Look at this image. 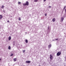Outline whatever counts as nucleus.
<instances>
[{
    "label": "nucleus",
    "instance_id": "1",
    "mask_svg": "<svg viewBox=\"0 0 66 66\" xmlns=\"http://www.w3.org/2000/svg\"><path fill=\"white\" fill-rule=\"evenodd\" d=\"M29 2L28 1H27L26 2V3L23 4V5L24 6H26V5H27V6L29 5Z\"/></svg>",
    "mask_w": 66,
    "mask_h": 66
},
{
    "label": "nucleus",
    "instance_id": "2",
    "mask_svg": "<svg viewBox=\"0 0 66 66\" xmlns=\"http://www.w3.org/2000/svg\"><path fill=\"white\" fill-rule=\"evenodd\" d=\"M61 53H61V52H59L57 53V56H60V55L61 54Z\"/></svg>",
    "mask_w": 66,
    "mask_h": 66
},
{
    "label": "nucleus",
    "instance_id": "3",
    "mask_svg": "<svg viewBox=\"0 0 66 66\" xmlns=\"http://www.w3.org/2000/svg\"><path fill=\"white\" fill-rule=\"evenodd\" d=\"M26 63H31V62L30 61H27L26 62Z\"/></svg>",
    "mask_w": 66,
    "mask_h": 66
},
{
    "label": "nucleus",
    "instance_id": "4",
    "mask_svg": "<svg viewBox=\"0 0 66 66\" xmlns=\"http://www.w3.org/2000/svg\"><path fill=\"white\" fill-rule=\"evenodd\" d=\"M50 58L51 60H52V58H53V56H52L51 55H50Z\"/></svg>",
    "mask_w": 66,
    "mask_h": 66
},
{
    "label": "nucleus",
    "instance_id": "5",
    "mask_svg": "<svg viewBox=\"0 0 66 66\" xmlns=\"http://www.w3.org/2000/svg\"><path fill=\"white\" fill-rule=\"evenodd\" d=\"M52 21L53 22H55V18L53 19H52Z\"/></svg>",
    "mask_w": 66,
    "mask_h": 66
},
{
    "label": "nucleus",
    "instance_id": "6",
    "mask_svg": "<svg viewBox=\"0 0 66 66\" xmlns=\"http://www.w3.org/2000/svg\"><path fill=\"white\" fill-rule=\"evenodd\" d=\"M16 60H17V58H14L13 59V61L14 62H15V61H16Z\"/></svg>",
    "mask_w": 66,
    "mask_h": 66
},
{
    "label": "nucleus",
    "instance_id": "7",
    "mask_svg": "<svg viewBox=\"0 0 66 66\" xmlns=\"http://www.w3.org/2000/svg\"><path fill=\"white\" fill-rule=\"evenodd\" d=\"M63 20H64V18H63V17L61 18V22H63Z\"/></svg>",
    "mask_w": 66,
    "mask_h": 66
},
{
    "label": "nucleus",
    "instance_id": "8",
    "mask_svg": "<svg viewBox=\"0 0 66 66\" xmlns=\"http://www.w3.org/2000/svg\"><path fill=\"white\" fill-rule=\"evenodd\" d=\"M51 45L50 44L49 45H48V47L49 48H51Z\"/></svg>",
    "mask_w": 66,
    "mask_h": 66
},
{
    "label": "nucleus",
    "instance_id": "9",
    "mask_svg": "<svg viewBox=\"0 0 66 66\" xmlns=\"http://www.w3.org/2000/svg\"><path fill=\"white\" fill-rule=\"evenodd\" d=\"M9 40H10L11 39V36H9Z\"/></svg>",
    "mask_w": 66,
    "mask_h": 66
},
{
    "label": "nucleus",
    "instance_id": "10",
    "mask_svg": "<svg viewBox=\"0 0 66 66\" xmlns=\"http://www.w3.org/2000/svg\"><path fill=\"white\" fill-rule=\"evenodd\" d=\"M25 42L26 43H28V40L26 39L25 40Z\"/></svg>",
    "mask_w": 66,
    "mask_h": 66
},
{
    "label": "nucleus",
    "instance_id": "11",
    "mask_svg": "<svg viewBox=\"0 0 66 66\" xmlns=\"http://www.w3.org/2000/svg\"><path fill=\"white\" fill-rule=\"evenodd\" d=\"M8 49L9 50H10L11 49V46H9L8 47Z\"/></svg>",
    "mask_w": 66,
    "mask_h": 66
},
{
    "label": "nucleus",
    "instance_id": "12",
    "mask_svg": "<svg viewBox=\"0 0 66 66\" xmlns=\"http://www.w3.org/2000/svg\"><path fill=\"white\" fill-rule=\"evenodd\" d=\"M2 18V15H0V19H1Z\"/></svg>",
    "mask_w": 66,
    "mask_h": 66
},
{
    "label": "nucleus",
    "instance_id": "13",
    "mask_svg": "<svg viewBox=\"0 0 66 66\" xmlns=\"http://www.w3.org/2000/svg\"><path fill=\"white\" fill-rule=\"evenodd\" d=\"M34 2H37V0H35L34 1Z\"/></svg>",
    "mask_w": 66,
    "mask_h": 66
},
{
    "label": "nucleus",
    "instance_id": "14",
    "mask_svg": "<svg viewBox=\"0 0 66 66\" xmlns=\"http://www.w3.org/2000/svg\"><path fill=\"white\" fill-rule=\"evenodd\" d=\"M3 8H4V6L2 5V8L3 9Z\"/></svg>",
    "mask_w": 66,
    "mask_h": 66
},
{
    "label": "nucleus",
    "instance_id": "15",
    "mask_svg": "<svg viewBox=\"0 0 66 66\" xmlns=\"http://www.w3.org/2000/svg\"><path fill=\"white\" fill-rule=\"evenodd\" d=\"M25 51H26V50H23V53H24V52H25Z\"/></svg>",
    "mask_w": 66,
    "mask_h": 66
},
{
    "label": "nucleus",
    "instance_id": "16",
    "mask_svg": "<svg viewBox=\"0 0 66 66\" xmlns=\"http://www.w3.org/2000/svg\"><path fill=\"white\" fill-rule=\"evenodd\" d=\"M18 4H21V2H18Z\"/></svg>",
    "mask_w": 66,
    "mask_h": 66
},
{
    "label": "nucleus",
    "instance_id": "17",
    "mask_svg": "<svg viewBox=\"0 0 66 66\" xmlns=\"http://www.w3.org/2000/svg\"><path fill=\"white\" fill-rule=\"evenodd\" d=\"M19 20H21V19L20 18H19Z\"/></svg>",
    "mask_w": 66,
    "mask_h": 66
},
{
    "label": "nucleus",
    "instance_id": "18",
    "mask_svg": "<svg viewBox=\"0 0 66 66\" xmlns=\"http://www.w3.org/2000/svg\"><path fill=\"white\" fill-rule=\"evenodd\" d=\"M13 54H11L10 56H13Z\"/></svg>",
    "mask_w": 66,
    "mask_h": 66
},
{
    "label": "nucleus",
    "instance_id": "19",
    "mask_svg": "<svg viewBox=\"0 0 66 66\" xmlns=\"http://www.w3.org/2000/svg\"><path fill=\"white\" fill-rule=\"evenodd\" d=\"M65 8H66V6H64V7L63 8V9L64 10H65Z\"/></svg>",
    "mask_w": 66,
    "mask_h": 66
},
{
    "label": "nucleus",
    "instance_id": "20",
    "mask_svg": "<svg viewBox=\"0 0 66 66\" xmlns=\"http://www.w3.org/2000/svg\"><path fill=\"white\" fill-rule=\"evenodd\" d=\"M58 40V39H55V40Z\"/></svg>",
    "mask_w": 66,
    "mask_h": 66
},
{
    "label": "nucleus",
    "instance_id": "21",
    "mask_svg": "<svg viewBox=\"0 0 66 66\" xmlns=\"http://www.w3.org/2000/svg\"><path fill=\"white\" fill-rule=\"evenodd\" d=\"M10 22V21H7V22Z\"/></svg>",
    "mask_w": 66,
    "mask_h": 66
},
{
    "label": "nucleus",
    "instance_id": "22",
    "mask_svg": "<svg viewBox=\"0 0 66 66\" xmlns=\"http://www.w3.org/2000/svg\"><path fill=\"white\" fill-rule=\"evenodd\" d=\"M45 16H47V14H45Z\"/></svg>",
    "mask_w": 66,
    "mask_h": 66
},
{
    "label": "nucleus",
    "instance_id": "23",
    "mask_svg": "<svg viewBox=\"0 0 66 66\" xmlns=\"http://www.w3.org/2000/svg\"><path fill=\"white\" fill-rule=\"evenodd\" d=\"M49 7L50 8V7H51V6H49Z\"/></svg>",
    "mask_w": 66,
    "mask_h": 66
},
{
    "label": "nucleus",
    "instance_id": "24",
    "mask_svg": "<svg viewBox=\"0 0 66 66\" xmlns=\"http://www.w3.org/2000/svg\"><path fill=\"white\" fill-rule=\"evenodd\" d=\"M44 1H46V0H44Z\"/></svg>",
    "mask_w": 66,
    "mask_h": 66
},
{
    "label": "nucleus",
    "instance_id": "25",
    "mask_svg": "<svg viewBox=\"0 0 66 66\" xmlns=\"http://www.w3.org/2000/svg\"><path fill=\"white\" fill-rule=\"evenodd\" d=\"M1 59H0V61H1Z\"/></svg>",
    "mask_w": 66,
    "mask_h": 66
},
{
    "label": "nucleus",
    "instance_id": "26",
    "mask_svg": "<svg viewBox=\"0 0 66 66\" xmlns=\"http://www.w3.org/2000/svg\"><path fill=\"white\" fill-rule=\"evenodd\" d=\"M0 29H1V28H0Z\"/></svg>",
    "mask_w": 66,
    "mask_h": 66
}]
</instances>
